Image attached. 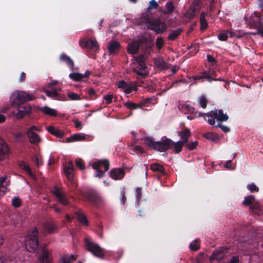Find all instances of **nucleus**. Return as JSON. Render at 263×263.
<instances>
[{"label":"nucleus","instance_id":"obj_1","mask_svg":"<svg viewBox=\"0 0 263 263\" xmlns=\"http://www.w3.org/2000/svg\"><path fill=\"white\" fill-rule=\"evenodd\" d=\"M144 140L145 144L149 148L160 152H165L172 146H173L175 153L178 154L181 152L182 147L184 144V143L181 141L175 142L172 139L167 138L162 139L161 141H155L151 138L146 137Z\"/></svg>","mask_w":263,"mask_h":263},{"label":"nucleus","instance_id":"obj_2","mask_svg":"<svg viewBox=\"0 0 263 263\" xmlns=\"http://www.w3.org/2000/svg\"><path fill=\"white\" fill-rule=\"evenodd\" d=\"M85 246L86 250L91 252L94 256L100 259H104L105 257V250L99 245L94 242L89 237L84 238Z\"/></svg>","mask_w":263,"mask_h":263},{"label":"nucleus","instance_id":"obj_3","mask_svg":"<svg viewBox=\"0 0 263 263\" xmlns=\"http://www.w3.org/2000/svg\"><path fill=\"white\" fill-rule=\"evenodd\" d=\"M34 99L33 95L25 91L16 90L11 96V102L12 105H18L25 104L26 102L32 100Z\"/></svg>","mask_w":263,"mask_h":263},{"label":"nucleus","instance_id":"obj_4","mask_svg":"<svg viewBox=\"0 0 263 263\" xmlns=\"http://www.w3.org/2000/svg\"><path fill=\"white\" fill-rule=\"evenodd\" d=\"M87 50V55L90 58L95 59L96 54L99 52V45L96 39L83 37V48Z\"/></svg>","mask_w":263,"mask_h":263},{"label":"nucleus","instance_id":"obj_5","mask_svg":"<svg viewBox=\"0 0 263 263\" xmlns=\"http://www.w3.org/2000/svg\"><path fill=\"white\" fill-rule=\"evenodd\" d=\"M83 198L96 206H100L104 204V199L96 190L90 189L83 193Z\"/></svg>","mask_w":263,"mask_h":263},{"label":"nucleus","instance_id":"obj_6","mask_svg":"<svg viewBox=\"0 0 263 263\" xmlns=\"http://www.w3.org/2000/svg\"><path fill=\"white\" fill-rule=\"evenodd\" d=\"M110 162L108 159H103L97 160L91 163L92 168L96 171L95 177L102 178L105 176V173L108 171Z\"/></svg>","mask_w":263,"mask_h":263},{"label":"nucleus","instance_id":"obj_7","mask_svg":"<svg viewBox=\"0 0 263 263\" xmlns=\"http://www.w3.org/2000/svg\"><path fill=\"white\" fill-rule=\"evenodd\" d=\"M38 232L36 228H33L29 232L26 238V248L29 252H32L37 248L38 240H37Z\"/></svg>","mask_w":263,"mask_h":263},{"label":"nucleus","instance_id":"obj_8","mask_svg":"<svg viewBox=\"0 0 263 263\" xmlns=\"http://www.w3.org/2000/svg\"><path fill=\"white\" fill-rule=\"evenodd\" d=\"M244 205H250V210L252 213L260 215L263 214V206L255 200L253 195L248 196L245 198L243 201Z\"/></svg>","mask_w":263,"mask_h":263},{"label":"nucleus","instance_id":"obj_9","mask_svg":"<svg viewBox=\"0 0 263 263\" xmlns=\"http://www.w3.org/2000/svg\"><path fill=\"white\" fill-rule=\"evenodd\" d=\"M12 106L14 109L11 111V115L17 119L22 118L31 111V107L28 104Z\"/></svg>","mask_w":263,"mask_h":263},{"label":"nucleus","instance_id":"obj_10","mask_svg":"<svg viewBox=\"0 0 263 263\" xmlns=\"http://www.w3.org/2000/svg\"><path fill=\"white\" fill-rule=\"evenodd\" d=\"M140 47L142 48H144L145 50V53H150L152 50L153 46V41L152 36L149 34H145L142 35L137 41Z\"/></svg>","mask_w":263,"mask_h":263},{"label":"nucleus","instance_id":"obj_11","mask_svg":"<svg viewBox=\"0 0 263 263\" xmlns=\"http://www.w3.org/2000/svg\"><path fill=\"white\" fill-rule=\"evenodd\" d=\"M40 131V128L34 125L31 126L27 129L26 135L31 143L36 144L41 141V137L37 134V132Z\"/></svg>","mask_w":263,"mask_h":263},{"label":"nucleus","instance_id":"obj_12","mask_svg":"<svg viewBox=\"0 0 263 263\" xmlns=\"http://www.w3.org/2000/svg\"><path fill=\"white\" fill-rule=\"evenodd\" d=\"M229 250L230 248L228 247L217 248L213 252L210 257V261L211 262L213 260L221 261L224 258L226 254L229 252Z\"/></svg>","mask_w":263,"mask_h":263},{"label":"nucleus","instance_id":"obj_13","mask_svg":"<svg viewBox=\"0 0 263 263\" xmlns=\"http://www.w3.org/2000/svg\"><path fill=\"white\" fill-rule=\"evenodd\" d=\"M149 29L154 30L157 34L161 33L165 31L166 25L164 22H161L159 19H155L151 23Z\"/></svg>","mask_w":263,"mask_h":263},{"label":"nucleus","instance_id":"obj_14","mask_svg":"<svg viewBox=\"0 0 263 263\" xmlns=\"http://www.w3.org/2000/svg\"><path fill=\"white\" fill-rule=\"evenodd\" d=\"M205 115L209 117L216 118L217 121L220 122L226 121L229 119L228 116L223 114V111L221 109L210 111Z\"/></svg>","mask_w":263,"mask_h":263},{"label":"nucleus","instance_id":"obj_15","mask_svg":"<svg viewBox=\"0 0 263 263\" xmlns=\"http://www.w3.org/2000/svg\"><path fill=\"white\" fill-rule=\"evenodd\" d=\"M121 46L119 42L112 40L108 43L107 50L109 54H115L119 52Z\"/></svg>","mask_w":263,"mask_h":263},{"label":"nucleus","instance_id":"obj_16","mask_svg":"<svg viewBox=\"0 0 263 263\" xmlns=\"http://www.w3.org/2000/svg\"><path fill=\"white\" fill-rule=\"evenodd\" d=\"M125 174L123 168H114L109 172V176L114 180L122 179L124 177Z\"/></svg>","mask_w":263,"mask_h":263},{"label":"nucleus","instance_id":"obj_17","mask_svg":"<svg viewBox=\"0 0 263 263\" xmlns=\"http://www.w3.org/2000/svg\"><path fill=\"white\" fill-rule=\"evenodd\" d=\"M51 259L52 257L50 251L46 249H44L39 256L38 263H50Z\"/></svg>","mask_w":263,"mask_h":263},{"label":"nucleus","instance_id":"obj_18","mask_svg":"<svg viewBox=\"0 0 263 263\" xmlns=\"http://www.w3.org/2000/svg\"><path fill=\"white\" fill-rule=\"evenodd\" d=\"M52 193L57 198L59 202L63 205H67L68 203V200L62 191L55 187L52 191Z\"/></svg>","mask_w":263,"mask_h":263},{"label":"nucleus","instance_id":"obj_19","mask_svg":"<svg viewBox=\"0 0 263 263\" xmlns=\"http://www.w3.org/2000/svg\"><path fill=\"white\" fill-rule=\"evenodd\" d=\"M155 19L147 13L143 14L139 18L138 23L140 25L146 24L148 28L151 27V23Z\"/></svg>","mask_w":263,"mask_h":263},{"label":"nucleus","instance_id":"obj_20","mask_svg":"<svg viewBox=\"0 0 263 263\" xmlns=\"http://www.w3.org/2000/svg\"><path fill=\"white\" fill-rule=\"evenodd\" d=\"M9 149L5 141L0 138V160H3L8 154Z\"/></svg>","mask_w":263,"mask_h":263},{"label":"nucleus","instance_id":"obj_21","mask_svg":"<svg viewBox=\"0 0 263 263\" xmlns=\"http://www.w3.org/2000/svg\"><path fill=\"white\" fill-rule=\"evenodd\" d=\"M81 141H82V134L77 133L65 138L63 140V142L71 143L80 142Z\"/></svg>","mask_w":263,"mask_h":263},{"label":"nucleus","instance_id":"obj_22","mask_svg":"<svg viewBox=\"0 0 263 263\" xmlns=\"http://www.w3.org/2000/svg\"><path fill=\"white\" fill-rule=\"evenodd\" d=\"M46 129L49 133L57 138H62L65 136V133L63 131L54 126H48L46 127Z\"/></svg>","mask_w":263,"mask_h":263},{"label":"nucleus","instance_id":"obj_23","mask_svg":"<svg viewBox=\"0 0 263 263\" xmlns=\"http://www.w3.org/2000/svg\"><path fill=\"white\" fill-rule=\"evenodd\" d=\"M178 135L182 139V140H180L181 141L184 143H187L189 141V139L191 135V133L189 128H185L182 131L178 132Z\"/></svg>","mask_w":263,"mask_h":263},{"label":"nucleus","instance_id":"obj_24","mask_svg":"<svg viewBox=\"0 0 263 263\" xmlns=\"http://www.w3.org/2000/svg\"><path fill=\"white\" fill-rule=\"evenodd\" d=\"M64 170L67 177L70 179L73 177V165L71 162H69L64 164Z\"/></svg>","mask_w":263,"mask_h":263},{"label":"nucleus","instance_id":"obj_25","mask_svg":"<svg viewBox=\"0 0 263 263\" xmlns=\"http://www.w3.org/2000/svg\"><path fill=\"white\" fill-rule=\"evenodd\" d=\"M139 47V44H138L137 41L133 42L127 46V52L131 54H136L138 52Z\"/></svg>","mask_w":263,"mask_h":263},{"label":"nucleus","instance_id":"obj_26","mask_svg":"<svg viewBox=\"0 0 263 263\" xmlns=\"http://www.w3.org/2000/svg\"><path fill=\"white\" fill-rule=\"evenodd\" d=\"M7 178L6 176L0 177V197L3 196L7 191V187L8 185L6 182Z\"/></svg>","mask_w":263,"mask_h":263},{"label":"nucleus","instance_id":"obj_27","mask_svg":"<svg viewBox=\"0 0 263 263\" xmlns=\"http://www.w3.org/2000/svg\"><path fill=\"white\" fill-rule=\"evenodd\" d=\"M175 9V6L172 1L167 2L165 6V8L162 11V12L165 15H169L173 13Z\"/></svg>","mask_w":263,"mask_h":263},{"label":"nucleus","instance_id":"obj_28","mask_svg":"<svg viewBox=\"0 0 263 263\" xmlns=\"http://www.w3.org/2000/svg\"><path fill=\"white\" fill-rule=\"evenodd\" d=\"M208 15L207 12H202L200 15V30L201 31L205 30L208 26V24L207 21L205 19V16Z\"/></svg>","mask_w":263,"mask_h":263},{"label":"nucleus","instance_id":"obj_29","mask_svg":"<svg viewBox=\"0 0 263 263\" xmlns=\"http://www.w3.org/2000/svg\"><path fill=\"white\" fill-rule=\"evenodd\" d=\"M44 229L47 233H52L55 232L56 227L53 221H47L44 225Z\"/></svg>","mask_w":263,"mask_h":263},{"label":"nucleus","instance_id":"obj_30","mask_svg":"<svg viewBox=\"0 0 263 263\" xmlns=\"http://www.w3.org/2000/svg\"><path fill=\"white\" fill-rule=\"evenodd\" d=\"M183 29L181 28H177L176 30H173L171 31L170 34L167 36L168 40H175L181 33Z\"/></svg>","mask_w":263,"mask_h":263},{"label":"nucleus","instance_id":"obj_31","mask_svg":"<svg viewBox=\"0 0 263 263\" xmlns=\"http://www.w3.org/2000/svg\"><path fill=\"white\" fill-rule=\"evenodd\" d=\"M40 110L47 115L51 116H56L57 115V111L55 109L51 108L46 106L41 107Z\"/></svg>","mask_w":263,"mask_h":263},{"label":"nucleus","instance_id":"obj_32","mask_svg":"<svg viewBox=\"0 0 263 263\" xmlns=\"http://www.w3.org/2000/svg\"><path fill=\"white\" fill-rule=\"evenodd\" d=\"M155 64L157 67L161 70H165L167 68V63L161 58H159L155 60Z\"/></svg>","mask_w":263,"mask_h":263},{"label":"nucleus","instance_id":"obj_33","mask_svg":"<svg viewBox=\"0 0 263 263\" xmlns=\"http://www.w3.org/2000/svg\"><path fill=\"white\" fill-rule=\"evenodd\" d=\"M150 168L153 172L161 173L162 174H164L165 173L164 167L158 163L152 164L150 166Z\"/></svg>","mask_w":263,"mask_h":263},{"label":"nucleus","instance_id":"obj_34","mask_svg":"<svg viewBox=\"0 0 263 263\" xmlns=\"http://www.w3.org/2000/svg\"><path fill=\"white\" fill-rule=\"evenodd\" d=\"M20 167L24 170L29 176H30L31 177L34 178V175L32 173L30 168L28 164L24 162H21L20 163Z\"/></svg>","mask_w":263,"mask_h":263},{"label":"nucleus","instance_id":"obj_35","mask_svg":"<svg viewBox=\"0 0 263 263\" xmlns=\"http://www.w3.org/2000/svg\"><path fill=\"white\" fill-rule=\"evenodd\" d=\"M252 21L253 22L254 26H251V27L257 28V30L260 26L263 24L262 23V18L260 16H256Z\"/></svg>","mask_w":263,"mask_h":263},{"label":"nucleus","instance_id":"obj_36","mask_svg":"<svg viewBox=\"0 0 263 263\" xmlns=\"http://www.w3.org/2000/svg\"><path fill=\"white\" fill-rule=\"evenodd\" d=\"M144 57L141 56L137 59V62L138 63V67L137 68H138V70L143 71L146 68L147 66L144 61Z\"/></svg>","mask_w":263,"mask_h":263},{"label":"nucleus","instance_id":"obj_37","mask_svg":"<svg viewBox=\"0 0 263 263\" xmlns=\"http://www.w3.org/2000/svg\"><path fill=\"white\" fill-rule=\"evenodd\" d=\"M60 59L65 62L68 66L72 68L73 66V62L72 60L66 54H62L60 57Z\"/></svg>","mask_w":263,"mask_h":263},{"label":"nucleus","instance_id":"obj_38","mask_svg":"<svg viewBox=\"0 0 263 263\" xmlns=\"http://www.w3.org/2000/svg\"><path fill=\"white\" fill-rule=\"evenodd\" d=\"M75 259V257L72 255H65L61 258V259L59 263H70L71 261H73Z\"/></svg>","mask_w":263,"mask_h":263},{"label":"nucleus","instance_id":"obj_39","mask_svg":"<svg viewBox=\"0 0 263 263\" xmlns=\"http://www.w3.org/2000/svg\"><path fill=\"white\" fill-rule=\"evenodd\" d=\"M184 109L186 110L187 112L192 114H198V117H200L201 116V114L200 112H198L196 110V109L193 107V106H191L189 104H186L184 106Z\"/></svg>","mask_w":263,"mask_h":263},{"label":"nucleus","instance_id":"obj_40","mask_svg":"<svg viewBox=\"0 0 263 263\" xmlns=\"http://www.w3.org/2000/svg\"><path fill=\"white\" fill-rule=\"evenodd\" d=\"M203 136L206 139L211 140L212 141H216L218 138V135L213 132L206 133L204 134Z\"/></svg>","mask_w":263,"mask_h":263},{"label":"nucleus","instance_id":"obj_41","mask_svg":"<svg viewBox=\"0 0 263 263\" xmlns=\"http://www.w3.org/2000/svg\"><path fill=\"white\" fill-rule=\"evenodd\" d=\"M197 12L198 11L196 7H191L190 9L187 11V14L190 19H192L196 16Z\"/></svg>","mask_w":263,"mask_h":263},{"label":"nucleus","instance_id":"obj_42","mask_svg":"<svg viewBox=\"0 0 263 263\" xmlns=\"http://www.w3.org/2000/svg\"><path fill=\"white\" fill-rule=\"evenodd\" d=\"M123 105L131 110L138 109V106L137 104L132 102H125L123 103Z\"/></svg>","mask_w":263,"mask_h":263},{"label":"nucleus","instance_id":"obj_43","mask_svg":"<svg viewBox=\"0 0 263 263\" xmlns=\"http://www.w3.org/2000/svg\"><path fill=\"white\" fill-rule=\"evenodd\" d=\"M156 45L158 49H162L164 45V40L162 37H158L156 41Z\"/></svg>","mask_w":263,"mask_h":263},{"label":"nucleus","instance_id":"obj_44","mask_svg":"<svg viewBox=\"0 0 263 263\" xmlns=\"http://www.w3.org/2000/svg\"><path fill=\"white\" fill-rule=\"evenodd\" d=\"M184 144H185V146L187 149L190 151H192L197 147L198 142L197 141H195L194 142H192L190 143L187 142V143Z\"/></svg>","mask_w":263,"mask_h":263},{"label":"nucleus","instance_id":"obj_45","mask_svg":"<svg viewBox=\"0 0 263 263\" xmlns=\"http://www.w3.org/2000/svg\"><path fill=\"white\" fill-rule=\"evenodd\" d=\"M198 242V239H195L193 242L191 243L190 248L192 251H196L199 249L200 246L197 243Z\"/></svg>","mask_w":263,"mask_h":263},{"label":"nucleus","instance_id":"obj_46","mask_svg":"<svg viewBox=\"0 0 263 263\" xmlns=\"http://www.w3.org/2000/svg\"><path fill=\"white\" fill-rule=\"evenodd\" d=\"M114 96L112 95L107 94L103 96V99L105 101V104L108 105L110 104L112 102L114 99Z\"/></svg>","mask_w":263,"mask_h":263},{"label":"nucleus","instance_id":"obj_47","mask_svg":"<svg viewBox=\"0 0 263 263\" xmlns=\"http://www.w3.org/2000/svg\"><path fill=\"white\" fill-rule=\"evenodd\" d=\"M133 71L136 73L138 76H140L141 78H145L147 76L148 73L146 71H140L139 70H138L137 68H135L134 69Z\"/></svg>","mask_w":263,"mask_h":263},{"label":"nucleus","instance_id":"obj_48","mask_svg":"<svg viewBox=\"0 0 263 263\" xmlns=\"http://www.w3.org/2000/svg\"><path fill=\"white\" fill-rule=\"evenodd\" d=\"M44 92L46 94V95L49 97L55 98L58 96V93L55 90L49 91L48 90H45Z\"/></svg>","mask_w":263,"mask_h":263},{"label":"nucleus","instance_id":"obj_49","mask_svg":"<svg viewBox=\"0 0 263 263\" xmlns=\"http://www.w3.org/2000/svg\"><path fill=\"white\" fill-rule=\"evenodd\" d=\"M199 103L200 106L203 108H205L207 106L208 101L206 99L205 97L203 96H202L199 101Z\"/></svg>","mask_w":263,"mask_h":263},{"label":"nucleus","instance_id":"obj_50","mask_svg":"<svg viewBox=\"0 0 263 263\" xmlns=\"http://www.w3.org/2000/svg\"><path fill=\"white\" fill-rule=\"evenodd\" d=\"M82 77V75L78 73H72L69 74V77L74 81H80Z\"/></svg>","mask_w":263,"mask_h":263},{"label":"nucleus","instance_id":"obj_51","mask_svg":"<svg viewBox=\"0 0 263 263\" xmlns=\"http://www.w3.org/2000/svg\"><path fill=\"white\" fill-rule=\"evenodd\" d=\"M142 197V189L141 187H137L136 189V200L139 201Z\"/></svg>","mask_w":263,"mask_h":263},{"label":"nucleus","instance_id":"obj_52","mask_svg":"<svg viewBox=\"0 0 263 263\" xmlns=\"http://www.w3.org/2000/svg\"><path fill=\"white\" fill-rule=\"evenodd\" d=\"M0 263H23L21 260L15 261L0 257Z\"/></svg>","mask_w":263,"mask_h":263},{"label":"nucleus","instance_id":"obj_53","mask_svg":"<svg viewBox=\"0 0 263 263\" xmlns=\"http://www.w3.org/2000/svg\"><path fill=\"white\" fill-rule=\"evenodd\" d=\"M247 189L250 190L251 192H258L259 188L254 183L247 185Z\"/></svg>","mask_w":263,"mask_h":263},{"label":"nucleus","instance_id":"obj_54","mask_svg":"<svg viewBox=\"0 0 263 263\" xmlns=\"http://www.w3.org/2000/svg\"><path fill=\"white\" fill-rule=\"evenodd\" d=\"M210 75L209 71H204L202 72L201 75L199 76L196 77L195 79V80H199L201 79H207L209 76Z\"/></svg>","mask_w":263,"mask_h":263},{"label":"nucleus","instance_id":"obj_55","mask_svg":"<svg viewBox=\"0 0 263 263\" xmlns=\"http://www.w3.org/2000/svg\"><path fill=\"white\" fill-rule=\"evenodd\" d=\"M216 127H218L225 133H227L230 132V128L226 126H224L220 123H218Z\"/></svg>","mask_w":263,"mask_h":263},{"label":"nucleus","instance_id":"obj_56","mask_svg":"<svg viewBox=\"0 0 263 263\" xmlns=\"http://www.w3.org/2000/svg\"><path fill=\"white\" fill-rule=\"evenodd\" d=\"M12 204L15 208L19 207L21 204V201L18 198H14L12 200Z\"/></svg>","mask_w":263,"mask_h":263},{"label":"nucleus","instance_id":"obj_57","mask_svg":"<svg viewBox=\"0 0 263 263\" xmlns=\"http://www.w3.org/2000/svg\"><path fill=\"white\" fill-rule=\"evenodd\" d=\"M68 97L73 100H80L81 99L80 96L73 92H71L68 94Z\"/></svg>","mask_w":263,"mask_h":263},{"label":"nucleus","instance_id":"obj_58","mask_svg":"<svg viewBox=\"0 0 263 263\" xmlns=\"http://www.w3.org/2000/svg\"><path fill=\"white\" fill-rule=\"evenodd\" d=\"M240 260L239 257L237 255L233 256L228 260V263H239Z\"/></svg>","mask_w":263,"mask_h":263},{"label":"nucleus","instance_id":"obj_59","mask_svg":"<svg viewBox=\"0 0 263 263\" xmlns=\"http://www.w3.org/2000/svg\"><path fill=\"white\" fill-rule=\"evenodd\" d=\"M207 61L211 63L212 65H215L217 63L216 59L210 54L207 55Z\"/></svg>","mask_w":263,"mask_h":263},{"label":"nucleus","instance_id":"obj_60","mask_svg":"<svg viewBox=\"0 0 263 263\" xmlns=\"http://www.w3.org/2000/svg\"><path fill=\"white\" fill-rule=\"evenodd\" d=\"M87 93L89 94V96L91 99H95L96 98V95L95 92V90L91 88L87 90Z\"/></svg>","mask_w":263,"mask_h":263},{"label":"nucleus","instance_id":"obj_61","mask_svg":"<svg viewBox=\"0 0 263 263\" xmlns=\"http://www.w3.org/2000/svg\"><path fill=\"white\" fill-rule=\"evenodd\" d=\"M158 6L159 5L155 0H152L149 2L148 9H156Z\"/></svg>","mask_w":263,"mask_h":263},{"label":"nucleus","instance_id":"obj_62","mask_svg":"<svg viewBox=\"0 0 263 263\" xmlns=\"http://www.w3.org/2000/svg\"><path fill=\"white\" fill-rule=\"evenodd\" d=\"M228 38V35L227 33H220L218 36L219 40L221 41H226L227 40Z\"/></svg>","mask_w":263,"mask_h":263},{"label":"nucleus","instance_id":"obj_63","mask_svg":"<svg viewBox=\"0 0 263 263\" xmlns=\"http://www.w3.org/2000/svg\"><path fill=\"white\" fill-rule=\"evenodd\" d=\"M137 87H132V86H127L124 90V92L126 94L130 93L132 92L133 90H136Z\"/></svg>","mask_w":263,"mask_h":263},{"label":"nucleus","instance_id":"obj_64","mask_svg":"<svg viewBox=\"0 0 263 263\" xmlns=\"http://www.w3.org/2000/svg\"><path fill=\"white\" fill-rule=\"evenodd\" d=\"M121 203L122 204L124 205L126 200L125 192L124 189H123L122 191L121 192Z\"/></svg>","mask_w":263,"mask_h":263}]
</instances>
